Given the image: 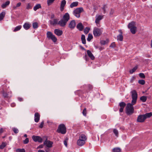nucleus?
<instances>
[{
    "label": "nucleus",
    "mask_w": 152,
    "mask_h": 152,
    "mask_svg": "<svg viewBox=\"0 0 152 152\" xmlns=\"http://www.w3.org/2000/svg\"><path fill=\"white\" fill-rule=\"evenodd\" d=\"M139 76L141 78H145V76L144 74L143 73H140L139 74Z\"/></svg>",
    "instance_id": "nucleus-45"
},
{
    "label": "nucleus",
    "mask_w": 152,
    "mask_h": 152,
    "mask_svg": "<svg viewBox=\"0 0 152 152\" xmlns=\"http://www.w3.org/2000/svg\"><path fill=\"white\" fill-rule=\"evenodd\" d=\"M81 39L82 42L83 44H85L86 43V40L85 39V37L84 35L82 34L81 36Z\"/></svg>",
    "instance_id": "nucleus-29"
},
{
    "label": "nucleus",
    "mask_w": 152,
    "mask_h": 152,
    "mask_svg": "<svg viewBox=\"0 0 152 152\" xmlns=\"http://www.w3.org/2000/svg\"><path fill=\"white\" fill-rule=\"evenodd\" d=\"M21 26L19 25L15 27V28L13 30L14 32H16L19 30L21 28Z\"/></svg>",
    "instance_id": "nucleus-32"
},
{
    "label": "nucleus",
    "mask_w": 152,
    "mask_h": 152,
    "mask_svg": "<svg viewBox=\"0 0 152 152\" xmlns=\"http://www.w3.org/2000/svg\"><path fill=\"white\" fill-rule=\"evenodd\" d=\"M38 152H45L43 150H38Z\"/></svg>",
    "instance_id": "nucleus-62"
},
{
    "label": "nucleus",
    "mask_w": 152,
    "mask_h": 152,
    "mask_svg": "<svg viewBox=\"0 0 152 152\" xmlns=\"http://www.w3.org/2000/svg\"><path fill=\"white\" fill-rule=\"evenodd\" d=\"M152 116V113L151 112L147 113L143 115H140L137 117V121L138 122H143L146 118H150Z\"/></svg>",
    "instance_id": "nucleus-1"
},
{
    "label": "nucleus",
    "mask_w": 152,
    "mask_h": 152,
    "mask_svg": "<svg viewBox=\"0 0 152 152\" xmlns=\"http://www.w3.org/2000/svg\"><path fill=\"white\" fill-rule=\"evenodd\" d=\"M136 29L137 28L136 27H132L130 28V31L132 34H134L136 33Z\"/></svg>",
    "instance_id": "nucleus-24"
},
{
    "label": "nucleus",
    "mask_w": 152,
    "mask_h": 152,
    "mask_svg": "<svg viewBox=\"0 0 152 152\" xmlns=\"http://www.w3.org/2000/svg\"><path fill=\"white\" fill-rule=\"evenodd\" d=\"M83 11L82 7L77 8L73 11V14L76 17L79 18L80 17V14Z\"/></svg>",
    "instance_id": "nucleus-7"
},
{
    "label": "nucleus",
    "mask_w": 152,
    "mask_h": 152,
    "mask_svg": "<svg viewBox=\"0 0 152 152\" xmlns=\"http://www.w3.org/2000/svg\"><path fill=\"white\" fill-rule=\"evenodd\" d=\"M113 132L116 136L118 137V130L116 129H114L113 130Z\"/></svg>",
    "instance_id": "nucleus-37"
},
{
    "label": "nucleus",
    "mask_w": 152,
    "mask_h": 152,
    "mask_svg": "<svg viewBox=\"0 0 152 152\" xmlns=\"http://www.w3.org/2000/svg\"><path fill=\"white\" fill-rule=\"evenodd\" d=\"M132 104L129 103L126 107V112L128 115H131L134 112V109Z\"/></svg>",
    "instance_id": "nucleus-3"
},
{
    "label": "nucleus",
    "mask_w": 152,
    "mask_h": 152,
    "mask_svg": "<svg viewBox=\"0 0 152 152\" xmlns=\"http://www.w3.org/2000/svg\"><path fill=\"white\" fill-rule=\"evenodd\" d=\"M76 27L80 31H83L84 28V26L81 23H78L77 24Z\"/></svg>",
    "instance_id": "nucleus-20"
},
{
    "label": "nucleus",
    "mask_w": 152,
    "mask_h": 152,
    "mask_svg": "<svg viewBox=\"0 0 152 152\" xmlns=\"http://www.w3.org/2000/svg\"><path fill=\"white\" fill-rule=\"evenodd\" d=\"M3 95L4 97L7 98V97L8 94L6 92H3Z\"/></svg>",
    "instance_id": "nucleus-49"
},
{
    "label": "nucleus",
    "mask_w": 152,
    "mask_h": 152,
    "mask_svg": "<svg viewBox=\"0 0 152 152\" xmlns=\"http://www.w3.org/2000/svg\"><path fill=\"white\" fill-rule=\"evenodd\" d=\"M23 27L25 29L28 30L30 28V25L28 23H26L24 24Z\"/></svg>",
    "instance_id": "nucleus-27"
},
{
    "label": "nucleus",
    "mask_w": 152,
    "mask_h": 152,
    "mask_svg": "<svg viewBox=\"0 0 152 152\" xmlns=\"http://www.w3.org/2000/svg\"><path fill=\"white\" fill-rule=\"evenodd\" d=\"M75 26L76 23L75 20H72L69 24V27L71 29H73Z\"/></svg>",
    "instance_id": "nucleus-13"
},
{
    "label": "nucleus",
    "mask_w": 152,
    "mask_h": 152,
    "mask_svg": "<svg viewBox=\"0 0 152 152\" xmlns=\"http://www.w3.org/2000/svg\"><path fill=\"white\" fill-rule=\"evenodd\" d=\"M54 17H55L54 15L53 14V15H51V18L52 19L53 18H54Z\"/></svg>",
    "instance_id": "nucleus-61"
},
{
    "label": "nucleus",
    "mask_w": 152,
    "mask_h": 152,
    "mask_svg": "<svg viewBox=\"0 0 152 152\" xmlns=\"http://www.w3.org/2000/svg\"><path fill=\"white\" fill-rule=\"evenodd\" d=\"M117 40L121 41L123 40V37L122 34H119L117 36Z\"/></svg>",
    "instance_id": "nucleus-30"
},
{
    "label": "nucleus",
    "mask_w": 152,
    "mask_h": 152,
    "mask_svg": "<svg viewBox=\"0 0 152 152\" xmlns=\"http://www.w3.org/2000/svg\"><path fill=\"white\" fill-rule=\"evenodd\" d=\"M121 149L119 148H114L113 149V152H119L121 151Z\"/></svg>",
    "instance_id": "nucleus-33"
},
{
    "label": "nucleus",
    "mask_w": 152,
    "mask_h": 152,
    "mask_svg": "<svg viewBox=\"0 0 152 152\" xmlns=\"http://www.w3.org/2000/svg\"><path fill=\"white\" fill-rule=\"evenodd\" d=\"M110 47L112 48H114L116 47L115 44V42H113L110 45Z\"/></svg>",
    "instance_id": "nucleus-46"
},
{
    "label": "nucleus",
    "mask_w": 152,
    "mask_h": 152,
    "mask_svg": "<svg viewBox=\"0 0 152 152\" xmlns=\"http://www.w3.org/2000/svg\"><path fill=\"white\" fill-rule=\"evenodd\" d=\"M32 138L33 140L35 142H38L41 143L42 141V139L39 136L34 135L32 136Z\"/></svg>",
    "instance_id": "nucleus-11"
},
{
    "label": "nucleus",
    "mask_w": 152,
    "mask_h": 152,
    "mask_svg": "<svg viewBox=\"0 0 152 152\" xmlns=\"http://www.w3.org/2000/svg\"><path fill=\"white\" fill-rule=\"evenodd\" d=\"M3 132V129L2 128H1L0 129V135Z\"/></svg>",
    "instance_id": "nucleus-58"
},
{
    "label": "nucleus",
    "mask_w": 152,
    "mask_h": 152,
    "mask_svg": "<svg viewBox=\"0 0 152 152\" xmlns=\"http://www.w3.org/2000/svg\"><path fill=\"white\" fill-rule=\"evenodd\" d=\"M88 87L90 90L92 88V86L90 85H88Z\"/></svg>",
    "instance_id": "nucleus-57"
},
{
    "label": "nucleus",
    "mask_w": 152,
    "mask_h": 152,
    "mask_svg": "<svg viewBox=\"0 0 152 152\" xmlns=\"http://www.w3.org/2000/svg\"><path fill=\"white\" fill-rule=\"evenodd\" d=\"M87 139V137L85 135L81 134L79 136V139L77 141V144L79 146H83L85 143Z\"/></svg>",
    "instance_id": "nucleus-2"
},
{
    "label": "nucleus",
    "mask_w": 152,
    "mask_h": 152,
    "mask_svg": "<svg viewBox=\"0 0 152 152\" xmlns=\"http://www.w3.org/2000/svg\"><path fill=\"white\" fill-rule=\"evenodd\" d=\"M40 115L39 114L36 113L34 114V121L36 122H38L40 119Z\"/></svg>",
    "instance_id": "nucleus-19"
},
{
    "label": "nucleus",
    "mask_w": 152,
    "mask_h": 152,
    "mask_svg": "<svg viewBox=\"0 0 152 152\" xmlns=\"http://www.w3.org/2000/svg\"><path fill=\"white\" fill-rule=\"evenodd\" d=\"M41 6L40 4H37L33 8V9L34 11H36L37 10L41 8Z\"/></svg>",
    "instance_id": "nucleus-23"
},
{
    "label": "nucleus",
    "mask_w": 152,
    "mask_h": 152,
    "mask_svg": "<svg viewBox=\"0 0 152 152\" xmlns=\"http://www.w3.org/2000/svg\"><path fill=\"white\" fill-rule=\"evenodd\" d=\"M54 33L58 36H60L63 34V31L61 30L58 29H56L54 30Z\"/></svg>",
    "instance_id": "nucleus-18"
},
{
    "label": "nucleus",
    "mask_w": 152,
    "mask_h": 152,
    "mask_svg": "<svg viewBox=\"0 0 152 152\" xmlns=\"http://www.w3.org/2000/svg\"><path fill=\"white\" fill-rule=\"evenodd\" d=\"M64 143L65 145L67 147V142L66 140H65L64 141Z\"/></svg>",
    "instance_id": "nucleus-55"
},
{
    "label": "nucleus",
    "mask_w": 152,
    "mask_h": 152,
    "mask_svg": "<svg viewBox=\"0 0 152 152\" xmlns=\"http://www.w3.org/2000/svg\"><path fill=\"white\" fill-rule=\"evenodd\" d=\"M66 3V1L65 0H63L61 1L60 7V9L61 11H63L64 10Z\"/></svg>",
    "instance_id": "nucleus-15"
},
{
    "label": "nucleus",
    "mask_w": 152,
    "mask_h": 152,
    "mask_svg": "<svg viewBox=\"0 0 152 152\" xmlns=\"http://www.w3.org/2000/svg\"><path fill=\"white\" fill-rule=\"evenodd\" d=\"M90 30V28H89L88 27H86L84 30V33L86 34H87L88 33Z\"/></svg>",
    "instance_id": "nucleus-35"
},
{
    "label": "nucleus",
    "mask_w": 152,
    "mask_h": 152,
    "mask_svg": "<svg viewBox=\"0 0 152 152\" xmlns=\"http://www.w3.org/2000/svg\"><path fill=\"white\" fill-rule=\"evenodd\" d=\"M47 38L49 39H51L54 42H56L57 40V39L53 33L50 31H48L47 33Z\"/></svg>",
    "instance_id": "nucleus-8"
},
{
    "label": "nucleus",
    "mask_w": 152,
    "mask_h": 152,
    "mask_svg": "<svg viewBox=\"0 0 152 152\" xmlns=\"http://www.w3.org/2000/svg\"><path fill=\"white\" fill-rule=\"evenodd\" d=\"M70 16L68 13H66L64 15L62 19L64 20L66 22H67L69 19Z\"/></svg>",
    "instance_id": "nucleus-17"
},
{
    "label": "nucleus",
    "mask_w": 152,
    "mask_h": 152,
    "mask_svg": "<svg viewBox=\"0 0 152 152\" xmlns=\"http://www.w3.org/2000/svg\"><path fill=\"white\" fill-rule=\"evenodd\" d=\"M43 147V145L42 144H41L39 145L37 148V149L39 148H42Z\"/></svg>",
    "instance_id": "nucleus-54"
},
{
    "label": "nucleus",
    "mask_w": 152,
    "mask_h": 152,
    "mask_svg": "<svg viewBox=\"0 0 152 152\" xmlns=\"http://www.w3.org/2000/svg\"><path fill=\"white\" fill-rule=\"evenodd\" d=\"M32 26L34 28H37L38 27V23L37 22L34 23L32 24Z\"/></svg>",
    "instance_id": "nucleus-36"
},
{
    "label": "nucleus",
    "mask_w": 152,
    "mask_h": 152,
    "mask_svg": "<svg viewBox=\"0 0 152 152\" xmlns=\"http://www.w3.org/2000/svg\"><path fill=\"white\" fill-rule=\"evenodd\" d=\"M12 130L15 133H17L18 132V129L16 128H13L12 129Z\"/></svg>",
    "instance_id": "nucleus-48"
},
{
    "label": "nucleus",
    "mask_w": 152,
    "mask_h": 152,
    "mask_svg": "<svg viewBox=\"0 0 152 152\" xmlns=\"http://www.w3.org/2000/svg\"><path fill=\"white\" fill-rule=\"evenodd\" d=\"M55 0H47V2L48 6L50 5L54 2Z\"/></svg>",
    "instance_id": "nucleus-40"
},
{
    "label": "nucleus",
    "mask_w": 152,
    "mask_h": 152,
    "mask_svg": "<svg viewBox=\"0 0 152 152\" xmlns=\"http://www.w3.org/2000/svg\"><path fill=\"white\" fill-rule=\"evenodd\" d=\"M140 99L143 102H145L147 100V96H142L140 97Z\"/></svg>",
    "instance_id": "nucleus-31"
},
{
    "label": "nucleus",
    "mask_w": 152,
    "mask_h": 152,
    "mask_svg": "<svg viewBox=\"0 0 152 152\" xmlns=\"http://www.w3.org/2000/svg\"><path fill=\"white\" fill-rule=\"evenodd\" d=\"M57 132L62 134H65L66 132V128L64 124H61L58 127Z\"/></svg>",
    "instance_id": "nucleus-5"
},
{
    "label": "nucleus",
    "mask_w": 152,
    "mask_h": 152,
    "mask_svg": "<svg viewBox=\"0 0 152 152\" xmlns=\"http://www.w3.org/2000/svg\"><path fill=\"white\" fill-rule=\"evenodd\" d=\"M18 99L20 102L23 101V98L20 97L18 98Z\"/></svg>",
    "instance_id": "nucleus-56"
},
{
    "label": "nucleus",
    "mask_w": 152,
    "mask_h": 152,
    "mask_svg": "<svg viewBox=\"0 0 152 152\" xmlns=\"http://www.w3.org/2000/svg\"><path fill=\"white\" fill-rule=\"evenodd\" d=\"M151 47L152 48V40H151Z\"/></svg>",
    "instance_id": "nucleus-64"
},
{
    "label": "nucleus",
    "mask_w": 152,
    "mask_h": 152,
    "mask_svg": "<svg viewBox=\"0 0 152 152\" xmlns=\"http://www.w3.org/2000/svg\"><path fill=\"white\" fill-rule=\"evenodd\" d=\"M137 67L135 66L134 68L131 70H130L129 71V72L131 74L133 73L137 69Z\"/></svg>",
    "instance_id": "nucleus-38"
},
{
    "label": "nucleus",
    "mask_w": 152,
    "mask_h": 152,
    "mask_svg": "<svg viewBox=\"0 0 152 152\" xmlns=\"http://www.w3.org/2000/svg\"><path fill=\"white\" fill-rule=\"evenodd\" d=\"M15 105V104L14 103H13L11 104V106L12 107H14Z\"/></svg>",
    "instance_id": "nucleus-60"
},
{
    "label": "nucleus",
    "mask_w": 152,
    "mask_h": 152,
    "mask_svg": "<svg viewBox=\"0 0 152 152\" xmlns=\"http://www.w3.org/2000/svg\"><path fill=\"white\" fill-rule=\"evenodd\" d=\"M58 20L57 19H53V20H49V22L51 25L53 26H55L57 24H58Z\"/></svg>",
    "instance_id": "nucleus-16"
},
{
    "label": "nucleus",
    "mask_w": 152,
    "mask_h": 152,
    "mask_svg": "<svg viewBox=\"0 0 152 152\" xmlns=\"http://www.w3.org/2000/svg\"><path fill=\"white\" fill-rule=\"evenodd\" d=\"M107 6L105 5H104L103 6V7H102V9L103 10L104 12V13H105V9L106 8Z\"/></svg>",
    "instance_id": "nucleus-52"
},
{
    "label": "nucleus",
    "mask_w": 152,
    "mask_h": 152,
    "mask_svg": "<svg viewBox=\"0 0 152 152\" xmlns=\"http://www.w3.org/2000/svg\"><path fill=\"white\" fill-rule=\"evenodd\" d=\"M67 23L64 20L61 19L58 22V24L61 27H65Z\"/></svg>",
    "instance_id": "nucleus-14"
},
{
    "label": "nucleus",
    "mask_w": 152,
    "mask_h": 152,
    "mask_svg": "<svg viewBox=\"0 0 152 152\" xmlns=\"http://www.w3.org/2000/svg\"><path fill=\"white\" fill-rule=\"evenodd\" d=\"M32 7L31 4L29 3L27 4L26 8L27 9H31L32 8Z\"/></svg>",
    "instance_id": "nucleus-43"
},
{
    "label": "nucleus",
    "mask_w": 152,
    "mask_h": 152,
    "mask_svg": "<svg viewBox=\"0 0 152 152\" xmlns=\"http://www.w3.org/2000/svg\"><path fill=\"white\" fill-rule=\"evenodd\" d=\"M17 151L18 152H25V149L23 148L22 149H18Z\"/></svg>",
    "instance_id": "nucleus-50"
},
{
    "label": "nucleus",
    "mask_w": 152,
    "mask_h": 152,
    "mask_svg": "<svg viewBox=\"0 0 152 152\" xmlns=\"http://www.w3.org/2000/svg\"><path fill=\"white\" fill-rule=\"evenodd\" d=\"M86 113L87 111L86 108H85L83 110L82 113L84 116H86Z\"/></svg>",
    "instance_id": "nucleus-44"
},
{
    "label": "nucleus",
    "mask_w": 152,
    "mask_h": 152,
    "mask_svg": "<svg viewBox=\"0 0 152 152\" xmlns=\"http://www.w3.org/2000/svg\"><path fill=\"white\" fill-rule=\"evenodd\" d=\"M87 52L88 56L91 58V60H93L94 59L95 57L94 56H93V54L90 50H88L87 51Z\"/></svg>",
    "instance_id": "nucleus-21"
},
{
    "label": "nucleus",
    "mask_w": 152,
    "mask_h": 152,
    "mask_svg": "<svg viewBox=\"0 0 152 152\" xmlns=\"http://www.w3.org/2000/svg\"><path fill=\"white\" fill-rule=\"evenodd\" d=\"M50 151V149L49 148H47L45 150V151L46 152H49Z\"/></svg>",
    "instance_id": "nucleus-59"
},
{
    "label": "nucleus",
    "mask_w": 152,
    "mask_h": 152,
    "mask_svg": "<svg viewBox=\"0 0 152 152\" xmlns=\"http://www.w3.org/2000/svg\"><path fill=\"white\" fill-rule=\"evenodd\" d=\"M108 40H106V41L104 40H102L101 41V43L102 45H104L108 43Z\"/></svg>",
    "instance_id": "nucleus-42"
},
{
    "label": "nucleus",
    "mask_w": 152,
    "mask_h": 152,
    "mask_svg": "<svg viewBox=\"0 0 152 152\" xmlns=\"http://www.w3.org/2000/svg\"><path fill=\"white\" fill-rule=\"evenodd\" d=\"M5 12H3L0 14V20H2L5 17Z\"/></svg>",
    "instance_id": "nucleus-28"
},
{
    "label": "nucleus",
    "mask_w": 152,
    "mask_h": 152,
    "mask_svg": "<svg viewBox=\"0 0 152 152\" xmlns=\"http://www.w3.org/2000/svg\"><path fill=\"white\" fill-rule=\"evenodd\" d=\"M21 4V3L20 2H19L17 3L16 4V7H13V8L15 9L16 8V7H20Z\"/></svg>",
    "instance_id": "nucleus-51"
},
{
    "label": "nucleus",
    "mask_w": 152,
    "mask_h": 152,
    "mask_svg": "<svg viewBox=\"0 0 152 152\" xmlns=\"http://www.w3.org/2000/svg\"><path fill=\"white\" fill-rule=\"evenodd\" d=\"M102 28H99L97 27H95L94 28L93 34L94 37H99L102 34Z\"/></svg>",
    "instance_id": "nucleus-4"
},
{
    "label": "nucleus",
    "mask_w": 152,
    "mask_h": 152,
    "mask_svg": "<svg viewBox=\"0 0 152 152\" xmlns=\"http://www.w3.org/2000/svg\"><path fill=\"white\" fill-rule=\"evenodd\" d=\"M53 144V142L49 140H46L44 142V145H46L48 148H50L52 147Z\"/></svg>",
    "instance_id": "nucleus-10"
},
{
    "label": "nucleus",
    "mask_w": 152,
    "mask_h": 152,
    "mask_svg": "<svg viewBox=\"0 0 152 152\" xmlns=\"http://www.w3.org/2000/svg\"><path fill=\"white\" fill-rule=\"evenodd\" d=\"M135 23L134 21H132L129 23L128 25V27L129 28H130L132 27H134Z\"/></svg>",
    "instance_id": "nucleus-25"
},
{
    "label": "nucleus",
    "mask_w": 152,
    "mask_h": 152,
    "mask_svg": "<svg viewBox=\"0 0 152 152\" xmlns=\"http://www.w3.org/2000/svg\"><path fill=\"white\" fill-rule=\"evenodd\" d=\"M78 4V2H74L71 4L70 5V7L71 8H72L74 7L77 6Z\"/></svg>",
    "instance_id": "nucleus-26"
},
{
    "label": "nucleus",
    "mask_w": 152,
    "mask_h": 152,
    "mask_svg": "<svg viewBox=\"0 0 152 152\" xmlns=\"http://www.w3.org/2000/svg\"><path fill=\"white\" fill-rule=\"evenodd\" d=\"M126 106V104L124 102H121L119 103V106L120 107L119 110L120 112H123V110Z\"/></svg>",
    "instance_id": "nucleus-12"
},
{
    "label": "nucleus",
    "mask_w": 152,
    "mask_h": 152,
    "mask_svg": "<svg viewBox=\"0 0 152 152\" xmlns=\"http://www.w3.org/2000/svg\"><path fill=\"white\" fill-rule=\"evenodd\" d=\"M118 31L120 33V34H122V31L121 30H119Z\"/></svg>",
    "instance_id": "nucleus-63"
},
{
    "label": "nucleus",
    "mask_w": 152,
    "mask_h": 152,
    "mask_svg": "<svg viewBox=\"0 0 152 152\" xmlns=\"http://www.w3.org/2000/svg\"><path fill=\"white\" fill-rule=\"evenodd\" d=\"M103 18V16L101 15H96V19L95 23L96 26L98 27H100V21Z\"/></svg>",
    "instance_id": "nucleus-9"
},
{
    "label": "nucleus",
    "mask_w": 152,
    "mask_h": 152,
    "mask_svg": "<svg viewBox=\"0 0 152 152\" xmlns=\"http://www.w3.org/2000/svg\"><path fill=\"white\" fill-rule=\"evenodd\" d=\"M132 100V103L133 104H135L136 103L137 100V94L135 90H133L131 92Z\"/></svg>",
    "instance_id": "nucleus-6"
},
{
    "label": "nucleus",
    "mask_w": 152,
    "mask_h": 152,
    "mask_svg": "<svg viewBox=\"0 0 152 152\" xmlns=\"http://www.w3.org/2000/svg\"><path fill=\"white\" fill-rule=\"evenodd\" d=\"M29 142V139L28 138H26L23 141V142L25 144H27Z\"/></svg>",
    "instance_id": "nucleus-47"
},
{
    "label": "nucleus",
    "mask_w": 152,
    "mask_h": 152,
    "mask_svg": "<svg viewBox=\"0 0 152 152\" xmlns=\"http://www.w3.org/2000/svg\"><path fill=\"white\" fill-rule=\"evenodd\" d=\"M93 38L92 35L91 34H88V37L87 38V40L88 41H90Z\"/></svg>",
    "instance_id": "nucleus-34"
},
{
    "label": "nucleus",
    "mask_w": 152,
    "mask_h": 152,
    "mask_svg": "<svg viewBox=\"0 0 152 152\" xmlns=\"http://www.w3.org/2000/svg\"><path fill=\"white\" fill-rule=\"evenodd\" d=\"M6 145L7 144L5 142H2V144L0 145V148L1 149H3Z\"/></svg>",
    "instance_id": "nucleus-39"
},
{
    "label": "nucleus",
    "mask_w": 152,
    "mask_h": 152,
    "mask_svg": "<svg viewBox=\"0 0 152 152\" xmlns=\"http://www.w3.org/2000/svg\"><path fill=\"white\" fill-rule=\"evenodd\" d=\"M44 121H42L39 127L40 128H42L43 127L44 125Z\"/></svg>",
    "instance_id": "nucleus-53"
},
{
    "label": "nucleus",
    "mask_w": 152,
    "mask_h": 152,
    "mask_svg": "<svg viewBox=\"0 0 152 152\" xmlns=\"http://www.w3.org/2000/svg\"><path fill=\"white\" fill-rule=\"evenodd\" d=\"M138 83L142 85L144 84L145 83V81L143 80H138Z\"/></svg>",
    "instance_id": "nucleus-41"
},
{
    "label": "nucleus",
    "mask_w": 152,
    "mask_h": 152,
    "mask_svg": "<svg viewBox=\"0 0 152 152\" xmlns=\"http://www.w3.org/2000/svg\"><path fill=\"white\" fill-rule=\"evenodd\" d=\"M10 3V1H6L5 3L2 4L1 5V7L3 9H4L6 8L8 6Z\"/></svg>",
    "instance_id": "nucleus-22"
}]
</instances>
